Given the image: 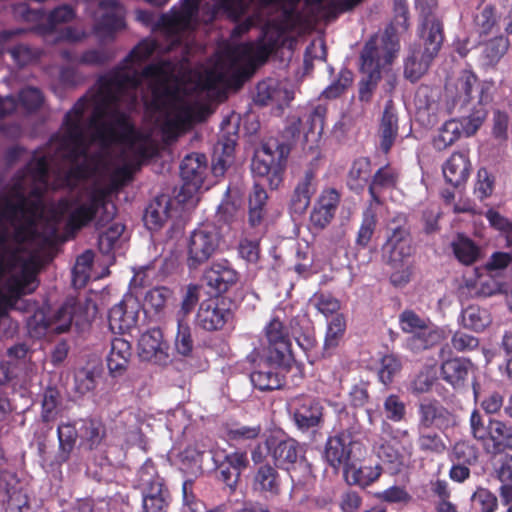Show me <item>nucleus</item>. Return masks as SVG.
I'll return each instance as SVG.
<instances>
[{
	"mask_svg": "<svg viewBox=\"0 0 512 512\" xmlns=\"http://www.w3.org/2000/svg\"><path fill=\"white\" fill-rule=\"evenodd\" d=\"M419 43L414 45H421L424 54L435 58L444 41V27L441 20H439L432 13L424 16L418 30Z\"/></svg>",
	"mask_w": 512,
	"mask_h": 512,
	"instance_id": "412c9836",
	"label": "nucleus"
},
{
	"mask_svg": "<svg viewBox=\"0 0 512 512\" xmlns=\"http://www.w3.org/2000/svg\"><path fill=\"white\" fill-rule=\"evenodd\" d=\"M473 364L466 358H451L441 364V375L443 379L453 387H462L468 379Z\"/></svg>",
	"mask_w": 512,
	"mask_h": 512,
	"instance_id": "473e14b6",
	"label": "nucleus"
},
{
	"mask_svg": "<svg viewBox=\"0 0 512 512\" xmlns=\"http://www.w3.org/2000/svg\"><path fill=\"white\" fill-rule=\"evenodd\" d=\"M462 125L456 119L447 120L433 138V147L438 151H443L454 144L461 136Z\"/></svg>",
	"mask_w": 512,
	"mask_h": 512,
	"instance_id": "c03bdc74",
	"label": "nucleus"
},
{
	"mask_svg": "<svg viewBox=\"0 0 512 512\" xmlns=\"http://www.w3.org/2000/svg\"><path fill=\"white\" fill-rule=\"evenodd\" d=\"M168 345L163 340V333L159 328H152L144 332L138 341V354L142 360L165 362L168 359Z\"/></svg>",
	"mask_w": 512,
	"mask_h": 512,
	"instance_id": "5701e85b",
	"label": "nucleus"
},
{
	"mask_svg": "<svg viewBox=\"0 0 512 512\" xmlns=\"http://www.w3.org/2000/svg\"><path fill=\"white\" fill-rule=\"evenodd\" d=\"M221 235L217 227L205 223L195 228L186 240V266L190 271L199 269L219 250Z\"/></svg>",
	"mask_w": 512,
	"mask_h": 512,
	"instance_id": "0eeeda50",
	"label": "nucleus"
},
{
	"mask_svg": "<svg viewBox=\"0 0 512 512\" xmlns=\"http://www.w3.org/2000/svg\"><path fill=\"white\" fill-rule=\"evenodd\" d=\"M132 356V347L128 340L114 337L111 340V349L107 356V368L112 378H118L127 371Z\"/></svg>",
	"mask_w": 512,
	"mask_h": 512,
	"instance_id": "a878e982",
	"label": "nucleus"
},
{
	"mask_svg": "<svg viewBox=\"0 0 512 512\" xmlns=\"http://www.w3.org/2000/svg\"><path fill=\"white\" fill-rule=\"evenodd\" d=\"M247 358L253 363L250 380L256 389L272 391L284 386L285 378L281 367L287 364H278L270 359V355L263 358L259 353H252Z\"/></svg>",
	"mask_w": 512,
	"mask_h": 512,
	"instance_id": "f8f14e48",
	"label": "nucleus"
},
{
	"mask_svg": "<svg viewBox=\"0 0 512 512\" xmlns=\"http://www.w3.org/2000/svg\"><path fill=\"white\" fill-rule=\"evenodd\" d=\"M495 422V418L490 415L483 414L479 410L474 409L470 414L469 424L470 432L474 439L483 443L484 446L489 441V436Z\"/></svg>",
	"mask_w": 512,
	"mask_h": 512,
	"instance_id": "a18cd8bd",
	"label": "nucleus"
},
{
	"mask_svg": "<svg viewBox=\"0 0 512 512\" xmlns=\"http://www.w3.org/2000/svg\"><path fill=\"white\" fill-rule=\"evenodd\" d=\"M398 135V117L394 102L388 100L385 104L380 123V147L384 153H388Z\"/></svg>",
	"mask_w": 512,
	"mask_h": 512,
	"instance_id": "2f4dec72",
	"label": "nucleus"
},
{
	"mask_svg": "<svg viewBox=\"0 0 512 512\" xmlns=\"http://www.w3.org/2000/svg\"><path fill=\"white\" fill-rule=\"evenodd\" d=\"M388 230L390 235L386 241V247L390 252V262L396 267V263L409 258L414 250L406 214L398 213L395 215L388 226Z\"/></svg>",
	"mask_w": 512,
	"mask_h": 512,
	"instance_id": "4468645a",
	"label": "nucleus"
},
{
	"mask_svg": "<svg viewBox=\"0 0 512 512\" xmlns=\"http://www.w3.org/2000/svg\"><path fill=\"white\" fill-rule=\"evenodd\" d=\"M5 512H34L27 490L18 483L6 489Z\"/></svg>",
	"mask_w": 512,
	"mask_h": 512,
	"instance_id": "49530a36",
	"label": "nucleus"
},
{
	"mask_svg": "<svg viewBox=\"0 0 512 512\" xmlns=\"http://www.w3.org/2000/svg\"><path fill=\"white\" fill-rule=\"evenodd\" d=\"M21 107L31 113L38 111L43 103L44 96L40 89L35 87H25L20 90L18 94V100Z\"/></svg>",
	"mask_w": 512,
	"mask_h": 512,
	"instance_id": "680f3d73",
	"label": "nucleus"
},
{
	"mask_svg": "<svg viewBox=\"0 0 512 512\" xmlns=\"http://www.w3.org/2000/svg\"><path fill=\"white\" fill-rule=\"evenodd\" d=\"M282 479L275 465L262 463L252 476V490L265 499L277 497L281 493Z\"/></svg>",
	"mask_w": 512,
	"mask_h": 512,
	"instance_id": "4be33fe9",
	"label": "nucleus"
},
{
	"mask_svg": "<svg viewBox=\"0 0 512 512\" xmlns=\"http://www.w3.org/2000/svg\"><path fill=\"white\" fill-rule=\"evenodd\" d=\"M239 278V273L226 259L212 262L203 273V282L209 287L214 297L218 298L234 287Z\"/></svg>",
	"mask_w": 512,
	"mask_h": 512,
	"instance_id": "dca6fc26",
	"label": "nucleus"
},
{
	"mask_svg": "<svg viewBox=\"0 0 512 512\" xmlns=\"http://www.w3.org/2000/svg\"><path fill=\"white\" fill-rule=\"evenodd\" d=\"M372 176L371 160L368 157L356 158L347 173L346 185L356 194H361Z\"/></svg>",
	"mask_w": 512,
	"mask_h": 512,
	"instance_id": "7c9ffc66",
	"label": "nucleus"
},
{
	"mask_svg": "<svg viewBox=\"0 0 512 512\" xmlns=\"http://www.w3.org/2000/svg\"><path fill=\"white\" fill-rule=\"evenodd\" d=\"M455 258L463 265L474 264L481 255L480 247L469 237L458 234L451 244Z\"/></svg>",
	"mask_w": 512,
	"mask_h": 512,
	"instance_id": "a19ab883",
	"label": "nucleus"
},
{
	"mask_svg": "<svg viewBox=\"0 0 512 512\" xmlns=\"http://www.w3.org/2000/svg\"><path fill=\"white\" fill-rule=\"evenodd\" d=\"M210 452L216 479L223 483L230 493H234L243 471L249 465L247 452L238 449L228 451L221 447L212 448Z\"/></svg>",
	"mask_w": 512,
	"mask_h": 512,
	"instance_id": "6e6552de",
	"label": "nucleus"
},
{
	"mask_svg": "<svg viewBox=\"0 0 512 512\" xmlns=\"http://www.w3.org/2000/svg\"><path fill=\"white\" fill-rule=\"evenodd\" d=\"M491 428L489 441L486 444L487 450L494 454L502 453L507 449L512 450V425L495 419Z\"/></svg>",
	"mask_w": 512,
	"mask_h": 512,
	"instance_id": "e433bc0d",
	"label": "nucleus"
},
{
	"mask_svg": "<svg viewBox=\"0 0 512 512\" xmlns=\"http://www.w3.org/2000/svg\"><path fill=\"white\" fill-rule=\"evenodd\" d=\"M61 405V393L56 387L48 386L44 392L41 402V420L43 423H50L57 419L59 406Z\"/></svg>",
	"mask_w": 512,
	"mask_h": 512,
	"instance_id": "3c124183",
	"label": "nucleus"
},
{
	"mask_svg": "<svg viewBox=\"0 0 512 512\" xmlns=\"http://www.w3.org/2000/svg\"><path fill=\"white\" fill-rule=\"evenodd\" d=\"M170 201L162 196L155 198L146 208L144 221L149 230H159L168 220Z\"/></svg>",
	"mask_w": 512,
	"mask_h": 512,
	"instance_id": "4c0bfd02",
	"label": "nucleus"
},
{
	"mask_svg": "<svg viewBox=\"0 0 512 512\" xmlns=\"http://www.w3.org/2000/svg\"><path fill=\"white\" fill-rule=\"evenodd\" d=\"M231 317L232 311L226 307L224 300L210 297L200 303L196 314V324L207 332L220 331Z\"/></svg>",
	"mask_w": 512,
	"mask_h": 512,
	"instance_id": "f3484780",
	"label": "nucleus"
},
{
	"mask_svg": "<svg viewBox=\"0 0 512 512\" xmlns=\"http://www.w3.org/2000/svg\"><path fill=\"white\" fill-rule=\"evenodd\" d=\"M193 17L194 15L181 5L180 9L172 7L168 13L162 14L160 22L169 30H183L189 26Z\"/></svg>",
	"mask_w": 512,
	"mask_h": 512,
	"instance_id": "6e6d98bb",
	"label": "nucleus"
},
{
	"mask_svg": "<svg viewBox=\"0 0 512 512\" xmlns=\"http://www.w3.org/2000/svg\"><path fill=\"white\" fill-rule=\"evenodd\" d=\"M441 338L437 330L430 329L427 324L409 339V345L415 350H425L436 345Z\"/></svg>",
	"mask_w": 512,
	"mask_h": 512,
	"instance_id": "338daca9",
	"label": "nucleus"
},
{
	"mask_svg": "<svg viewBox=\"0 0 512 512\" xmlns=\"http://www.w3.org/2000/svg\"><path fill=\"white\" fill-rule=\"evenodd\" d=\"M267 199L268 195L264 187L260 183L255 182L249 196L248 223L252 228H258L262 225L266 215L265 206Z\"/></svg>",
	"mask_w": 512,
	"mask_h": 512,
	"instance_id": "c9c22d12",
	"label": "nucleus"
},
{
	"mask_svg": "<svg viewBox=\"0 0 512 512\" xmlns=\"http://www.w3.org/2000/svg\"><path fill=\"white\" fill-rule=\"evenodd\" d=\"M290 413L301 432H315L324 423V407L318 398L301 395L292 399Z\"/></svg>",
	"mask_w": 512,
	"mask_h": 512,
	"instance_id": "9b49d317",
	"label": "nucleus"
},
{
	"mask_svg": "<svg viewBox=\"0 0 512 512\" xmlns=\"http://www.w3.org/2000/svg\"><path fill=\"white\" fill-rule=\"evenodd\" d=\"M509 48V41L503 36H497L484 44L482 51V62L484 66L494 67L506 54Z\"/></svg>",
	"mask_w": 512,
	"mask_h": 512,
	"instance_id": "09e8293b",
	"label": "nucleus"
},
{
	"mask_svg": "<svg viewBox=\"0 0 512 512\" xmlns=\"http://www.w3.org/2000/svg\"><path fill=\"white\" fill-rule=\"evenodd\" d=\"M89 99L86 96L79 98L73 107L65 114L63 120L62 143L67 149V159L71 163L78 162L88 155V144L82 125L84 112L86 111Z\"/></svg>",
	"mask_w": 512,
	"mask_h": 512,
	"instance_id": "423d86ee",
	"label": "nucleus"
},
{
	"mask_svg": "<svg viewBox=\"0 0 512 512\" xmlns=\"http://www.w3.org/2000/svg\"><path fill=\"white\" fill-rule=\"evenodd\" d=\"M417 446L425 455L442 454L446 450L445 442L435 431L419 429Z\"/></svg>",
	"mask_w": 512,
	"mask_h": 512,
	"instance_id": "864d4df0",
	"label": "nucleus"
},
{
	"mask_svg": "<svg viewBox=\"0 0 512 512\" xmlns=\"http://www.w3.org/2000/svg\"><path fill=\"white\" fill-rule=\"evenodd\" d=\"M138 311L135 303L129 307L126 300L115 304L108 313L109 328L113 333L124 334L137 324Z\"/></svg>",
	"mask_w": 512,
	"mask_h": 512,
	"instance_id": "bb28decb",
	"label": "nucleus"
},
{
	"mask_svg": "<svg viewBox=\"0 0 512 512\" xmlns=\"http://www.w3.org/2000/svg\"><path fill=\"white\" fill-rule=\"evenodd\" d=\"M108 194L104 189H93L85 202L79 203V199L73 200L67 198L59 199L57 207L61 213H66L74 207L67 219V227L71 230H80L89 225L95 218L100 209L103 215L98 220L97 225L103 221H109L115 214V206L111 204L112 212L109 211Z\"/></svg>",
	"mask_w": 512,
	"mask_h": 512,
	"instance_id": "39448f33",
	"label": "nucleus"
},
{
	"mask_svg": "<svg viewBox=\"0 0 512 512\" xmlns=\"http://www.w3.org/2000/svg\"><path fill=\"white\" fill-rule=\"evenodd\" d=\"M214 8L217 11L224 13L227 18L236 22L248 10L250 3L253 0H212Z\"/></svg>",
	"mask_w": 512,
	"mask_h": 512,
	"instance_id": "13d9d810",
	"label": "nucleus"
},
{
	"mask_svg": "<svg viewBox=\"0 0 512 512\" xmlns=\"http://www.w3.org/2000/svg\"><path fill=\"white\" fill-rule=\"evenodd\" d=\"M177 334L175 348L182 356H189L193 351V339L191 328L182 318H177Z\"/></svg>",
	"mask_w": 512,
	"mask_h": 512,
	"instance_id": "69168bd1",
	"label": "nucleus"
},
{
	"mask_svg": "<svg viewBox=\"0 0 512 512\" xmlns=\"http://www.w3.org/2000/svg\"><path fill=\"white\" fill-rule=\"evenodd\" d=\"M59 442L57 461L60 464L66 463L75 448L78 432L74 424L61 423L57 428Z\"/></svg>",
	"mask_w": 512,
	"mask_h": 512,
	"instance_id": "58836bf2",
	"label": "nucleus"
},
{
	"mask_svg": "<svg viewBox=\"0 0 512 512\" xmlns=\"http://www.w3.org/2000/svg\"><path fill=\"white\" fill-rule=\"evenodd\" d=\"M262 432V426L256 425H240L231 424L225 427V435L229 441L242 443L246 441L255 440L259 437Z\"/></svg>",
	"mask_w": 512,
	"mask_h": 512,
	"instance_id": "4d7b16f0",
	"label": "nucleus"
},
{
	"mask_svg": "<svg viewBox=\"0 0 512 512\" xmlns=\"http://www.w3.org/2000/svg\"><path fill=\"white\" fill-rule=\"evenodd\" d=\"M232 51L227 52V61L222 63L218 70L210 71L206 77L208 88H215L218 84L225 83L229 87L240 88L254 73L246 63Z\"/></svg>",
	"mask_w": 512,
	"mask_h": 512,
	"instance_id": "ddd939ff",
	"label": "nucleus"
},
{
	"mask_svg": "<svg viewBox=\"0 0 512 512\" xmlns=\"http://www.w3.org/2000/svg\"><path fill=\"white\" fill-rule=\"evenodd\" d=\"M400 170L387 163L378 168L368 183V205L374 207L384 204L383 194L397 189L400 181Z\"/></svg>",
	"mask_w": 512,
	"mask_h": 512,
	"instance_id": "a211bd4d",
	"label": "nucleus"
},
{
	"mask_svg": "<svg viewBox=\"0 0 512 512\" xmlns=\"http://www.w3.org/2000/svg\"><path fill=\"white\" fill-rule=\"evenodd\" d=\"M437 380L436 370L432 367L422 369L410 382V391L414 395L427 393Z\"/></svg>",
	"mask_w": 512,
	"mask_h": 512,
	"instance_id": "052dcab7",
	"label": "nucleus"
},
{
	"mask_svg": "<svg viewBox=\"0 0 512 512\" xmlns=\"http://www.w3.org/2000/svg\"><path fill=\"white\" fill-rule=\"evenodd\" d=\"M124 230V224L113 223L105 231L101 232L98 237L99 251L104 255H109L113 251Z\"/></svg>",
	"mask_w": 512,
	"mask_h": 512,
	"instance_id": "bf43d9fd",
	"label": "nucleus"
},
{
	"mask_svg": "<svg viewBox=\"0 0 512 512\" xmlns=\"http://www.w3.org/2000/svg\"><path fill=\"white\" fill-rule=\"evenodd\" d=\"M61 56L67 61H75L81 65L102 66L114 58V52L106 48H92L84 51L78 58H73L69 51H62Z\"/></svg>",
	"mask_w": 512,
	"mask_h": 512,
	"instance_id": "37998d69",
	"label": "nucleus"
},
{
	"mask_svg": "<svg viewBox=\"0 0 512 512\" xmlns=\"http://www.w3.org/2000/svg\"><path fill=\"white\" fill-rule=\"evenodd\" d=\"M207 159L204 154L193 153L184 157L180 164V175L185 185L199 189L205 178Z\"/></svg>",
	"mask_w": 512,
	"mask_h": 512,
	"instance_id": "cd10ccee",
	"label": "nucleus"
},
{
	"mask_svg": "<svg viewBox=\"0 0 512 512\" xmlns=\"http://www.w3.org/2000/svg\"><path fill=\"white\" fill-rule=\"evenodd\" d=\"M474 508L479 512H495L498 508V499L489 489L479 487L471 496Z\"/></svg>",
	"mask_w": 512,
	"mask_h": 512,
	"instance_id": "774afa93",
	"label": "nucleus"
},
{
	"mask_svg": "<svg viewBox=\"0 0 512 512\" xmlns=\"http://www.w3.org/2000/svg\"><path fill=\"white\" fill-rule=\"evenodd\" d=\"M357 432L356 427H351L328 437L324 456L330 466L336 469L342 467L346 473L354 467L355 449L361 446V443L354 439V434Z\"/></svg>",
	"mask_w": 512,
	"mask_h": 512,
	"instance_id": "1a4fd4ad",
	"label": "nucleus"
},
{
	"mask_svg": "<svg viewBox=\"0 0 512 512\" xmlns=\"http://www.w3.org/2000/svg\"><path fill=\"white\" fill-rule=\"evenodd\" d=\"M94 103L89 125L94 128V136L102 145L122 143L130 140L134 126L127 113L120 110L116 96L103 92L100 88L92 97Z\"/></svg>",
	"mask_w": 512,
	"mask_h": 512,
	"instance_id": "7ed1b4c3",
	"label": "nucleus"
},
{
	"mask_svg": "<svg viewBox=\"0 0 512 512\" xmlns=\"http://www.w3.org/2000/svg\"><path fill=\"white\" fill-rule=\"evenodd\" d=\"M433 57L422 51L421 45H413L404 63V75L411 82L418 81L429 69Z\"/></svg>",
	"mask_w": 512,
	"mask_h": 512,
	"instance_id": "72a5a7b5",
	"label": "nucleus"
},
{
	"mask_svg": "<svg viewBox=\"0 0 512 512\" xmlns=\"http://www.w3.org/2000/svg\"><path fill=\"white\" fill-rule=\"evenodd\" d=\"M267 349L270 359L278 364H289L292 358L291 340L288 328L279 319L273 317L264 327Z\"/></svg>",
	"mask_w": 512,
	"mask_h": 512,
	"instance_id": "2eb2a0df",
	"label": "nucleus"
},
{
	"mask_svg": "<svg viewBox=\"0 0 512 512\" xmlns=\"http://www.w3.org/2000/svg\"><path fill=\"white\" fill-rule=\"evenodd\" d=\"M277 37H264L255 44L246 45L243 51H232L254 71L267 62L279 47Z\"/></svg>",
	"mask_w": 512,
	"mask_h": 512,
	"instance_id": "b1692460",
	"label": "nucleus"
},
{
	"mask_svg": "<svg viewBox=\"0 0 512 512\" xmlns=\"http://www.w3.org/2000/svg\"><path fill=\"white\" fill-rule=\"evenodd\" d=\"M461 325L475 332H482L491 322L490 313L478 305H469L464 308L460 315Z\"/></svg>",
	"mask_w": 512,
	"mask_h": 512,
	"instance_id": "ea45409f",
	"label": "nucleus"
},
{
	"mask_svg": "<svg viewBox=\"0 0 512 512\" xmlns=\"http://www.w3.org/2000/svg\"><path fill=\"white\" fill-rule=\"evenodd\" d=\"M376 453L391 473H399L405 466L403 455L388 441L377 446Z\"/></svg>",
	"mask_w": 512,
	"mask_h": 512,
	"instance_id": "5fc2aeb1",
	"label": "nucleus"
},
{
	"mask_svg": "<svg viewBox=\"0 0 512 512\" xmlns=\"http://www.w3.org/2000/svg\"><path fill=\"white\" fill-rule=\"evenodd\" d=\"M265 447L274 465L286 470L293 482L304 483L312 476V466L305 456V449L295 439L270 436L265 440Z\"/></svg>",
	"mask_w": 512,
	"mask_h": 512,
	"instance_id": "20e7f679",
	"label": "nucleus"
},
{
	"mask_svg": "<svg viewBox=\"0 0 512 512\" xmlns=\"http://www.w3.org/2000/svg\"><path fill=\"white\" fill-rule=\"evenodd\" d=\"M454 424L453 414L434 398H425L418 406V428L446 430Z\"/></svg>",
	"mask_w": 512,
	"mask_h": 512,
	"instance_id": "aec40b11",
	"label": "nucleus"
},
{
	"mask_svg": "<svg viewBox=\"0 0 512 512\" xmlns=\"http://www.w3.org/2000/svg\"><path fill=\"white\" fill-rule=\"evenodd\" d=\"M316 192V173L312 169L305 171L302 178L297 182L291 195L290 212L302 215L310 205L311 198Z\"/></svg>",
	"mask_w": 512,
	"mask_h": 512,
	"instance_id": "393cba45",
	"label": "nucleus"
},
{
	"mask_svg": "<svg viewBox=\"0 0 512 512\" xmlns=\"http://www.w3.org/2000/svg\"><path fill=\"white\" fill-rule=\"evenodd\" d=\"M361 71L364 74L381 73V63L379 51L376 45L372 42L366 43L361 52Z\"/></svg>",
	"mask_w": 512,
	"mask_h": 512,
	"instance_id": "0e129e2a",
	"label": "nucleus"
},
{
	"mask_svg": "<svg viewBox=\"0 0 512 512\" xmlns=\"http://www.w3.org/2000/svg\"><path fill=\"white\" fill-rule=\"evenodd\" d=\"M346 331V319L343 314H336L327 325L323 344V356H330L339 346Z\"/></svg>",
	"mask_w": 512,
	"mask_h": 512,
	"instance_id": "79ce46f5",
	"label": "nucleus"
},
{
	"mask_svg": "<svg viewBox=\"0 0 512 512\" xmlns=\"http://www.w3.org/2000/svg\"><path fill=\"white\" fill-rule=\"evenodd\" d=\"M377 225V212L376 207L367 205L363 211L361 225L359 227L356 244L361 247H366L375 231Z\"/></svg>",
	"mask_w": 512,
	"mask_h": 512,
	"instance_id": "603ef678",
	"label": "nucleus"
},
{
	"mask_svg": "<svg viewBox=\"0 0 512 512\" xmlns=\"http://www.w3.org/2000/svg\"><path fill=\"white\" fill-rule=\"evenodd\" d=\"M80 436L83 443L92 450L100 445L106 436V429L101 420L88 418L82 422Z\"/></svg>",
	"mask_w": 512,
	"mask_h": 512,
	"instance_id": "de8ad7c7",
	"label": "nucleus"
},
{
	"mask_svg": "<svg viewBox=\"0 0 512 512\" xmlns=\"http://www.w3.org/2000/svg\"><path fill=\"white\" fill-rule=\"evenodd\" d=\"M302 120L290 117L281 138H269L262 144L251 162V172L255 178L266 179L271 189H277L284 180L288 157L292 145L301 132Z\"/></svg>",
	"mask_w": 512,
	"mask_h": 512,
	"instance_id": "f03ea898",
	"label": "nucleus"
},
{
	"mask_svg": "<svg viewBox=\"0 0 512 512\" xmlns=\"http://www.w3.org/2000/svg\"><path fill=\"white\" fill-rule=\"evenodd\" d=\"M172 291L164 286L155 287L147 291L144 298V305L155 313L163 311L167 301L171 298Z\"/></svg>",
	"mask_w": 512,
	"mask_h": 512,
	"instance_id": "e2e57ef3",
	"label": "nucleus"
},
{
	"mask_svg": "<svg viewBox=\"0 0 512 512\" xmlns=\"http://www.w3.org/2000/svg\"><path fill=\"white\" fill-rule=\"evenodd\" d=\"M126 28L122 12L110 10L104 12L94 25V33L102 40H113L119 31Z\"/></svg>",
	"mask_w": 512,
	"mask_h": 512,
	"instance_id": "f704fd0d",
	"label": "nucleus"
},
{
	"mask_svg": "<svg viewBox=\"0 0 512 512\" xmlns=\"http://www.w3.org/2000/svg\"><path fill=\"white\" fill-rule=\"evenodd\" d=\"M443 175L447 183L459 187L466 183L471 171L467 153L454 152L443 165Z\"/></svg>",
	"mask_w": 512,
	"mask_h": 512,
	"instance_id": "c85d7f7f",
	"label": "nucleus"
},
{
	"mask_svg": "<svg viewBox=\"0 0 512 512\" xmlns=\"http://www.w3.org/2000/svg\"><path fill=\"white\" fill-rule=\"evenodd\" d=\"M170 502L171 494L164 479H158L149 488H143L144 512H167Z\"/></svg>",
	"mask_w": 512,
	"mask_h": 512,
	"instance_id": "c756f323",
	"label": "nucleus"
},
{
	"mask_svg": "<svg viewBox=\"0 0 512 512\" xmlns=\"http://www.w3.org/2000/svg\"><path fill=\"white\" fill-rule=\"evenodd\" d=\"M479 79L471 70H463L456 83V95L453 99L455 105H467L473 98V89L478 85Z\"/></svg>",
	"mask_w": 512,
	"mask_h": 512,
	"instance_id": "8fccbe9b",
	"label": "nucleus"
},
{
	"mask_svg": "<svg viewBox=\"0 0 512 512\" xmlns=\"http://www.w3.org/2000/svg\"><path fill=\"white\" fill-rule=\"evenodd\" d=\"M74 311V303L66 301L52 315L35 313L28 322L30 333L35 337L65 333L71 327Z\"/></svg>",
	"mask_w": 512,
	"mask_h": 512,
	"instance_id": "9d476101",
	"label": "nucleus"
},
{
	"mask_svg": "<svg viewBox=\"0 0 512 512\" xmlns=\"http://www.w3.org/2000/svg\"><path fill=\"white\" fill-rule=\"evenodd\" d=\"M129 63L122 62L119 66L98 79V88L110 92L120 102L122 94L128 89H136L141 84V76L155 78L152 86L151 105L156 110L165 109L170 100L177 95V88L169 85L164 64H149L143 68L141 75L136 70H127Z\"/></svg>",
	"mask_w": 512,
	"mask_h": 512,
	"instance_id": "f257e3e1",
	"label": "nucleus"
},
{
	"mask_svg": "<svg viewBox=\"0 0 512 512\" xmlns=\"http://www.w3.org/2000/svg\"><path fill=\"white\" fill-rule=\"evenodd\" d=\"M1 216L7 217L11 222H21L17 231H22L25 227L32 228L36 224V220L42 212V203L40 200H29L23 195L20 196L18 202L13 203L6 201L0 203Z\"/></svg>",
	"mask_w": 512,
	"mask_h": 512,
	"instance_id": "6ab92c4d",
	"label": "nucleus"
}]
</instances>
